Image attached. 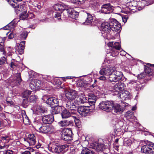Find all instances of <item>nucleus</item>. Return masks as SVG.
<instances>
[{
  "mask_svg": "<svg viewBox=\"0 0 154 154\" xmlns=\"http://www.w3.org/2000/svg\"><path fill=\"white\" fill-rule=\"evenodd\" d=\"M53 8L55 11H59L58 12H54L55 14L54 16L58 20L61 19V13L65 10H66L68 16L73 19H75L79 14V12L76 10V8H69L64 4H57L54 6Z\"/></svg>",
  "mask_w": 154,
  "mask_h": 154,
  "instance_id": "nucleus-1",
  "label": "nucleus"
},
{
  "mask_svg": "<svg viewBox=\"0 0 154 154\" xmlns=\"http://www.w3.org/2000/svg\"><path fill=\"white\" fill-rule=\"evenodd\" d=\"M42 99L51 108L55 107L54 111V114H57L60 112L61 109V107L59 106L60 100L54 97H49L46 95L43 96Z\"/></svg>",
  "mask_w": 154,
  "mask_h": 154,
  "instance_id": "nucleus-2",
  "label": "nucleus"
},
{
  "mask_svg": "<svg viewBox=\"0 0 154 154\" xmlns=\"http://www.w3.org/2000/svg\"><path fill=\"white\" fill-rule=\"evenodd\" d=\"M68 146L66 145H59L54 143L49 144L48 148L50 152L56 153L57 154H62L65 152V149L67 148Z\"/></svg>",
  "mask_w": 154,
  "mask_h": 154,
  "instance_id": "nucleus-3",
  "label": "nucleus"
},
{
  "mask_svg": "<svg viewBox=\"0 0 154 154\" xmlns=\"http://www.w3.org/2000/svg\"><path fill=\"white\" fill-rule=\"evenodd\" d=\"M41 124L37 125L35 127V129L41 133H51L55 131V128L51 125H44L40 126Z\"/></svg>",
  "mask_w": 154,
  "mask_h": 154,
  "instance_id": "nucleus-4",
  "label": "nucleus"
},
{
  "mask_svg": "<svg viewBox=\"0 0 154 154\" xmlns=\"http://www.w3.org/2000/svg\"><path fill=\"white\" fill-rule=\"evenodd\" d=\"M110 23L104 22L101 25L100 30L102 34V35L105 38H108L109 35V32L110 31Z\"/></svg>",
  "mask_w": 154,
  "mask_h": 154,
  "instance_id": "nucleus-5",
  "label": "nucleus"
},
{
  "mask_svg": "<svg viewBox=\"0 0 154 154\" xmlns=\"http://www.w3.org/2000/svg\"><path fill=\"white\" fill-rule=\"evenodd\" d=\"M122 72L121 71H116L112 75L109 77V80L111 82H116L118 81H123L124 79Z\"/></svg>",
  "mask_w": 154,
  "mask_h": 154,
  "instance_id": "nucleus-6",
  "label": "nucleus"
},
{
  "mask_svg": "<svg viewBox=\"0 0 154 154\" xmlns=\"http://www.w3.org/2000/svg\"><path fill=\"white\" fill-rule=\"evenodd\" d=\"M116 70L115 68L109 65H107L105 67L101 69L100 71V73L101 75H105L110 76L112 75Z\"/></svg>",
  "mask_w": 154,
  "mask_h": 154,
  "instance_id": "nucleus-7",
  "label": "nucleus"
},
{
  "mask_svg": "<svg viewBox=\"0 0 154 154\" xmlns=\"http://www.w3.org/2000/svg\"><path fill=\"white\" fill-rule=\"evenodd\" d=\"M113 103L109 101H103L101 102L99 106L100 108L103 110L109 112L112 109Z\"/></svg>",
  "mask_w": 154,
  "mask_h": 154,
  "instance_id": "nucleus-8",
  "label": "nucleus"
},
{
  "mask_svg": "<svg viewBox=\"0 0 154 154\" xmlns=\"http://www.w3.org/2000/svg\"><path fill=\"white\" fill-rule=\"evenodd\" d=\"M141 152L149 154L154 153V144L151 143L142 146Z\"/></svg>",
  "mask_w": 154,
  "mask_h": 154,
  "instance_id": "nucleus-9",
  "label": "nucleus"
},
{
  "mask_svg": "<svg viewBox=\"0 0 154 154\" xmlns=\"http://www.w3.org/2000/svg\"><path fill=\"white\" fill-rule=\"evenodd\" d=\"M65 93V97L69 100L73 101L78 97L77 92L73 90L66 91Z\"/></svg>",
  "mask_w": 154,
  "mask_h": 154,
  "instance_id": "nucleus-10",
  "label": "nucleus"
},
{
  "mask_svg": "<svg viewBox=\"0 0 154 154\" xmlns=\"http://www.w3.org/2000/svg\"><path fill=\"white\" fill-rule=\"evenodd\" d=\"M110 26L111 29L112 31L117 32L120 30L121 25L115 19H112L110 20Z\"/></svg>",
  "mask_w": 154,
  "mask_h": 154,
  "instance_id": "nucleus-11",
  "label": "nucleus"
},
{
  "mask_svg": "<svg viewBox=\"0 0 154 154\" xmlns=\"http://www.w3.org/2000/svg\"><path fill=\"white\" fill-rule=\"evenodd\" d=\"M72 132L68 130L64 129L62 132L61 138L63 140L69 141L71 140L72 137L71 134Z\"/></svg>",
  "mask_w": 154,
  "mask_h": 154,
  "instance_id": "nucleus-12",
  "label": "nucleus"
},
{
  "mask_svg": "<svg viewBox=\"0 0 154 154\" xmlns=\"http://www.w3.org/2000/svg\"><path fill=\"white\" fill-rule=\"evenodd\" d=\"M113 10V7L111 6L109 4H106L102 6L100 12L105 14H109L112 12Z\"/></svg>",
  "mask_w": 154,
  "mask_h": 154,
  "instance_id": "nucleus-13",
  "label": "nucleus"
},
{
  "mask_svg": "<svg viewBox=\"0 0 154 154\" xmlns=\"http://www.w3.org/2000/svg\"><path fill=\"white\" fill-rule=\"evenodd\" d=\"M33 112L35 114L40 115L42 113H46L47 111V109L44 107L37 105H35L33 107Z\"/></svg>",
  "mask_w": 154,
  "mask_h": 154,
  "instance_id": "nucleus-14",
  "label": "nucleus"
},
{
  "mask_svg": "<svg viewBox=\"0 0 154 154\" xmlns=\"http://www.w3.org/2000/svg\"><path fill=\"white\" fill-rule=\"evenodd\" d=\"M89 107L88 106H80L78 109V112L83 116H86L89 112Z\"/></svg>",
  "mask_w": 154,
  "mask_h": 154,
  "instance_id": "nucleus-15",
  "label": "nucleus"
},
{
  "mask_svg": "<svg viewBox=\"0 0 154 154\" xmlns=\"http://www.w3.org/2000/svg\"><path fill=\"white\" fill-rule=\"evenodd\" d=\"M15 79H12L10 82L11 85L12 87L19 85L21 81V79L20 73H17L15 75Z\"/></svg>",
  "mask_w": 154,
  "mask_h": 154,
  "instance_id": "nucleus-16",
  "label": "nucleus"
},
{
  "mask_svg": "<svg viewBox=\"0 0 154 154\" xmlns=\"http://www.w3.org/2000/svg\"><path fill=\"white\" fill-rule=\"evenodd\" d=\"M42 119L43 123L45 124H51L54 121V116L52 114L44 116Z\"/></svg>",
  "mask_w": 154,
  "mask_h": 154,
  "instance_id": "nucleus-17",
  "label": "nucleus"
},
{
  "mask_svg": "<svg viewBox=\"0 0 154 154\" xmlns=\"http://www.w3.org/2000/svg\"><path fill=\"white\" fill-rule=\"evenodd\" d=\"M130 93L127 91H124L119 92L118 94V96L122 100H125L126 98H129L130 97Z\"/></svg>",
  "mask_w": 154,
  "mask_h": 154,
  "instance_id": "nucleus-18",
  "label": "nucleus"
},
{
  "mask_svg": "<svg viewBox=\"0 0 154 154\" xmlns=\"http://www.w3.org/2000/svg\"><path fill=\"white\" fill-rule=\"evenodd\" d=\"M2 40V41L0 42V53L2 55L7 56L8 54L6 53L5 47L4 45V42L5 40V37H4L3 38L0 37V40Z\"/></svg>",
  "mask_w": 154,
  "mask_h": 154,
  "instance_id": "nucleus-19",
  "label": "nucleus"
},
{
  "mask_svg": "<svg viewBox=\"0 0 154 154\" xmlns=\"http://www.w3.org/2000/svg\"><path fill=\"white\" fill-rule=\"evenodd\" d=\"M26 140L30 146H33L36 143L35 137L33 134H29Z\"/></svg>",
  "mask_w": 154,
  "mask_h": 154,
  "instance_id": "nucleus-20",
  "label": "nucleus"
},
{
  "mask_svg": "<svg viewBox=\"0 0 154 154\" xmlns=\"http://www.w3.org/2000/svg\"><path fill=\"white\" fill-rule=\"evenodd\" d=\"M112 108L114 112L116 113H120L123 110V107L118 103L113 104Z\"/></svg>",
  "mask_w": 154,
  "mask_h": 154,
  "instance_id": "nucleus-21",
  "label": "nucleus"
},
{
  "mask_svg": "<svg viewBox=\"0 0 154 154\" xmlns=\"http://www.w3.org/2000/svg\"><path fill=\"white\" fill-rule=\"evenodd\" d=\"M74 114V112L69 111V110L65 109L61 112V114L63 119H66L72 116V115Z\"/></svg>",
  "mask_w": 154,
  "mask_h": 154,
  "instance_id": "nucleus-22",
  "label": "nucleus"
},
{
  "mask_svg": "<svg viewBox=\"0 0 154 154\" xmlns=\"http://www.w3.org/2000/svg\"><path fill=\"white\" fill-rule=\"evenodd\" d=\"M107 45L109 47H111V49L116 48L118 50H120L121 49V46L119 42L114 43L113 42H110L108 43Z\"/></svg>",
  "mask_w": 154,
  "mask_h": 154,
  "instance_id": "nucleus-23",
  "label": "nucleus"
},
{
  "mask_svg": "<svg viewBox=\"0 0 154 154\" xmlns=\"http://www.w3.org/2000/svg\"><path fill=\"white\" fill-rule=\"evenodd\" d=\"M125 87V85L123 83L118 82L114 85V88L115 91L119 92V91H122Z\"/></svg>",
  "mask_w": 154,
  "mask_h": 154,
  "instance_id": "nucleus-24",
  "label": "nucleus"
},
{
  "mask_svg": "<svg viewBox=\"0 0 154 154\" xmlns=\"http://www.w3.org/2000/svg\"><path fill=\"white\" fill-rule=\"evenodd\" d=\"M76 103H74L73 101H67L66 104V107L67 109L70 110H74L76 108Z\"/></svg>",
  "mask_w": 154,
  "mask_h": 154,
  "instance_id": "nucleus-25",
  "label": "nucleus"
},
{
  "mask_svg": "<svg viewBox=\"0 0 154 154\" xmlns=\"http://www.w3.org/2000/svg\"><path fill=\"white\" fill-rule=\"evenodd\" d=\"M111 50L110 52H109V53H108L106 55V58H108L109 57V56H110V58H111L112 57H114L117 56L119 54V52L117 51V49L116 48H114L111 49L110 48Z\"/></svg>",
  "mask_w": 154,
  "mask_h": 154,
  "instance_id": "nucleus-26",
  "label": "nucleus"
},
{
  "mask_svg": "<svg viewBox=\"0 0 154 154\" xmlns=\"http://www.w3.org/2000/svg\"><path fill=\"white\" fill-rule=\"evenodd\" d=\"M87 17L84 23V24L86 25H92V23L93 20V16L91 14L87 13Z\"/></svg>",
  "mask_w": 154,
  "mask_h": 154,
  "instance_id": "nucleus-27",
  "label": "nucleus"
},
{
  "mask_svg": "<svg viewBox=\"0 0 154 154\" xmlns=\"http://www.w3.org/2000/svg\"><path fill=\"white\" fill-rule=\"evenodd\" d=\"M76 100L78 102V104L79 103H84L87 102V100L86 97L84 95H82L79 97H76Z\"/></svg>",
  "mask_w": 154,
  "mask_h": 154,
  "instance_id": "nucleus-28",
  "label": "nucleus"
},
{
  "mask_svg": "<svg viewBox=\"0 0 154 154\" xmlns=\"http://www.w3.org/2000/svg\"><path fill=\"white\" fill-rule=\"evenodd\" d=\"M137 5V2L134 1L128 2L126 4V6H128L129 9L131 10H134L136 8Z\"/></svg>",
  "mask_w": 154,
  "mask_h": 154,
  "instance_id": "nucleus-29",
  "label": "nucleus"
},
{
  "mask_svg": "<svg viewBox=\"0 0 154 154\" xmlns=\"http://www.w3.org/2000/svg\"><path fill=\"white\" fill-rule=\"evenodd\" d=\"M25 43V41H21L18 46L17 51L19 54H22L23 52V50L24 48V45Z\"/></svg>",
  "mask_w": 154,
  "mask_h": 154,
  "instance_id": "nucleus-30",
  "label": "nucleus"
},
{
  "mask_svg": "<svg viewBox=\"0 0 154 154\" xmlns=\"http://www.w3.org/2000/svg\"><path fill=\"white\" fill-rule=\"evenodd\" d=\"M94 149H96L97 150H101L103 149L104 146L103 143H99L98 142H96L94 143Z\"/></svg>",
  "mask_w": 154,
  "mask_h": 154,
  "instance_id": "nucleus-31",
  "label": "nucleus"
},
{
  "mask_svg": "<svg viewBox=\"0 0 154 154\" xmlns=\"http://www.w3.org/2000/svg\"><path fill=\"white\" fill-rule=\"evenodd\" d=\"M130 84L132 85L133 87L136 88V89L137 90H139L140 89V86L141 85L140 82L138 81L135 80H131L129 82Z\"/></svg>",
  "mask_w": 154,
  "mask_h": 154,
  "instance_id": "nucleus-32",
  "label": "nucleus"
},
{
  "mask_svg": "<svg viewBox=\"0 0 154 154\" xmlns=\"http://www.w3.org/2000/svg\"><path fill=\"white\" fill-rule=\"evenodd\" d=\"M58 124L61 128H64L69 125L70 122L69 121L65 120L59 122Z\"/></svg>",
  "mask_w": 154,
  "mask_h": 154,
  "instance_id": "nucleus-33",
  "label": "nucleus"
},
{
  "mask_svg": "<svg viewBox=\"0 0 154 154\" xmlns=\"http://www.w3.org/2000/svg\"><path fill=\"white\" fill-rule=\"evenodd\" d=\"M31 91H30L28 90H26L25 91L23 94L22 97L23 98H25V103L27 104H28V102L27 101L28 100L27 98L29 95L31 94Z\"/></svg>",
  "mask_w": 154,
  "mask_h": 154,
  "instance_id": "nucleus-34",
  "label": "nucleus"
},
{
  "mask_svg": "<svg viewBox=\"0 0 154 154\" xmlns=\"http://www.w3.org/2000/svg\"><path fill=\"white\" fill-rule=\"evenodd\" d=\"M154 3V1L152 0H148L147 1L143 0L141 2V6L143 7L146 6H148L151 5Z\"/></svg>",
  "mask_w": 154,
  "mask_h": 154,
  "instance_id": "nucleus-35",
  "label": "nucleus"
},
{
  "mask_svg": "<svg viewBox=\"0 0 154 154\" xmlns=\"http://www.w3.org/2000/svg\"><path fill=\"white\" fill-rule=\"evenodd\" d=\"M125 116L128 119H134L136 118L134 115L133 112L132 110L128 111L125 114Z\"/></svg>",
  "mask_w": 154,
  "mask_h": 154,
  "instance_id": "nucleus-36",
  "label": "nucleus"
},
{
  "mask_svg": "<svg viewBox=\"0 0 154 154\" xmlns=\"http://www.w3.org/2000/svg\"><path fill=\"white\" fill-rule=\"evenodd\" d=\"M27 13L26 11H25L21 13L20 15V18L23 20H28Z\"/></svg>",
  "mask_w": 154,
  "mask_h": 154,
  "instance_id": "nucleus-37",
  "label": "nucleus"
},
{
  "mask_svg": "<svg viewBox=\"0 0 154 154\" xmlns=\"http://www.w3.org/2000/svg\"><path fill=\"white\" fill-rule=\"evenodd\" d=\"M114 132L115 133V135H118V133L121 131V127L119 125L118 123H116L114 127Z\"/></svg>",
  "mask_w": 154,
  "mask_h": 154,
  "instance_id": "nucleus-38",
  "label": "nucleus"
},
{
  "mask_svg": "<svg viewBox=\"0 0 154 154\" xmlns=\"http://www.w3.org/2000/svg\"><path fill=\"white\" fill-rule=\"evenodd\" d=\"M13 8H15V9L19 11H22L24 9V8H26V7L24 5H22L21 4H17L16 6H12Z\"/></svg>",
  "mask_w": 154,
  "mask_h": 154,
  "instance_id": "nucleus-39",
  "label": "nucleus"
},
{
  "mask_svg": "<svg viewBox=\"0 0 154 154\" xmlns=\"http://www.w3.org/2000/svg\"><path fill=\"white\" fill-rule=\"evenodd\" d=\"M23 122L25 125H28L29 124L30 122L28 117L27 116L26 114H23L22 115Z\"/></svg>",
  "mask_w": 154,
  "mask_h": 154,
  "instance_id": "nucleus-40",
  "label": "nucleus"
},
{
  "mask_svg": "<svg viewBox=\"0 0 154 154\" xmlns=\"http://www.w3.org/2000/svg\"><path fill=\"white\" fill-rule=\"evenodd\" d=\"M52 82V83L55 85H61L62 84L61 82L60 81V79L57 78H54Z\"/></svg>",
  "mask_w": 154,
  "mask_h": 154,
  "instance_id": "nucleus-41",
  "label": "nucleus"
},
{
  "mask_svg": "<svg viewBox=\"0 0 154 154\" xmlns=\"http://www.w3.org/2000/svg\"><path fill=\"white\" fill-rule=\"evenodd\" d=\"M14 24L13 21H12L8 25L3 27L4 30H11V29L13 28Z\"/></svg>",
  "mask_w": 154,
  "mask_h": 154,
  "instance_id": "nucleus-42",
  "label": "nucleus"
},
{
  "mask_svg": "<svg viewBox=\"0 0 154 154\" xmlns=\"http://www.w3.org/2000/svg\"><path fill=\"white\" fill-rule=\"evenodd\" d=\"M22 0H7L8 2L11 6L15 7L17 5V1H21Z\"/></svg>",
  "mask_w": 154,
  "mask_h": 154,
  "instance_id": "nucleus-43",
  "label": "nucleus"
},
{
  "mask_svg": "<svg viewBox=\"0 0 154 154\" xmlns=\"http://www.w3.org/2000/svg\"><path fill=\"white\" fill-rule=\"evenodd\" d=\"M81 154H94V152L88 148H85L82 151Z\"/></svg>",
  "mask_w": 154,
  "mask_h": 154,
  "instance_id": "nucleus-44",
  "label": "nucleus"
},
{
  "mask_svg": "<svg viewBox=\"0 0 154 154\" xmlns=\"http://www.w3.org/2000/svg\"><path fill=\"white\" fill-rule=\"evenodd\" d=\"M35 83L34 82H32L29 84V86L30 87L31 89L33 90H35L36 88H37L39 87V85H38L36 83L35 85Z\"/></svg>",
  "mask_w": 154,
  "mask_h": 154,
  "instance_id": "nucleus-45",
  "label": "nucleus"
},
{
  "mask_svg": "<svg viewBox=\"0 0 154 154\" xmlns=\"http://www.w3.org/2000/svg\"><path fill=\"white\" fill-rule=\"evenodd\" d=\"M53 78V77H51L50 76H46L43 78V81H46L48 82H51L52 83Z\"/></svg>",
  "mask_w": 154,
  "mask_h": 154,
  "instance_id": "nucleus-46",
  "label": "nucleus"
},
{
  "mask_svg": "<svg viewBox=\"0 0 154 154\" xmlns=\"http://www.w3.org/2000/svg\"><path fill=\"white\" fill-rule=\"evenodd\" d=\"M132 143V141L129 139L126 138L125 139L124 141V144L126 146L130 145Z\"/></svg>",
  "mask_w": 154,
  "mask_h": 154,
  "instance_id": "nucleus-47",
  "label": "nucleus"
},
{
  "mask_svg": "<svg viewBox=\"0 0 154 154\" xmlns=\"http://www.w3.org/2000/svg\"><path fill=\"white\" fill-rule=\"evenodd\" d=\"M27 34L26 31H23L21 32L20 35L19 37L22 39H25L27 37Z\"/></svg>",
  "mask_w": 154,
  "mask_h": 154,
  "instance_id": "nucleus-48",
  "label": "nucleus"
},
{
  "mask_svg": "<svg viewBox=\"0 0 154 154\" xmlns=\"http://www.w3.org/2000/svg\"><path fill=\"white\" fill-rule=\"evenodd\" d=\"M37 99V96L35 95H32L30 96L29 99V101L30 102L33 101L36 102Z\"/></svg>",
  "mask_w": 154,
  "mask_h": 154,
  "instance_id": "nucleus-49",
  "label": "nucleus"
},
{
  "mask_svg": "<svg viewBox=\"0 0 154 154\" xmlns=\"http://www.w3.org/2000/svg\"><path fill=\"white\" fill-rule=\"evenodd\" d=\"M78 84H79V86L81 87L85 88L87 86V85L85 83L83 80H80L79 81Z\"/></svg>",
  "mask_w": 154,
  "mask_h": 154,
  "instance_id": "nucleus-50",
  "label": "nucleus"
},
{
  "mask_svg": "<svg viewBox=\"0 0 154 154\" xmlns=\"http://www.w3.org/2000/svg\"><path fill=\"white\" fill-rule=\"evenodd\" d=\"M74 119V121L75 123V124L77 126V127L78 128H80V120L78 119L77 118H76V116H72Z\"/></svg>",
  "mask_w": 154,
  "mask_h": 154,
  "instance_id": "nucleus-51",
  "label": "nucleus"
},
{
  "mask_svg": "<svg viewBox=\"0 0 154 154\" xmlns=\"http://www.w3.org/2000/svg\"><path fill=\"white\" fill-rule=\"evenodd\" d=\"M7 57L4 56L0 58V65L3 64L5 63Z\"/></svg>",
  "mask_w": 154,
  "mask_h": 154,
  "instance_id": "nucleus-52",
  "label": "nucleus"
},
{
  "mask_svg": "<svg viewBox=\"0 0 154 154\" xmlns=\"http://www.w3.org/2000/svg\"><path fill=\"white\" fill-rule=\"evenodd\" d=\"M88 99H90V100H93L94 101H96L97 98V97L93 94H90L89 95Z\"/></svg>",
  "mask_w": 154,
  "mask_h": 154,
  "instance_id": "nucleus-53",
  "label": "nucleus"
},
{
  "mask_svg": "<svg viewBox=\"0 0 154 154\" xmlns=\"http://www.w3.org/2000/svg\"><path fill=\"white\" fill-rule=\"evenodd\" d=\"M28 20L32 19L34 17L35 15L33 13L29 11L27 13Z\"/></svg>",
  "mask_w": 154,
  "mask_h": 154,
  "instance_id": "nucleus-54",
  "label": "nucleus"
},
{
  "mask_svg": "<svg viewBox=\"0 0 154 154\" xmlns=\"http://www.w3.org/2000/svg\"><path fill=\"white\" fill-rule=\"evenodd\" d=\"M145 73H141L140 74L138 75L137 78L138 79H142L144 78L146 76Z\"/></svg>",
  "mask_w": 154,
  "mask_h": 154,
  "instance_id": "nucleus-55",
  "label": "nucleus"
},
{
  "mask_svg": "<svg viewBox=\"0 0 154 154\" xmlns=\"http://www.w3.org/2000/svg\"><path fill=\"white\" fill-rule=\"evenodd\" d=\"M144 69L145 72L148 74H149L150 72H151V69L150 67L147 66H145Z\"/></svg>",
  "mask_w": 154,
  "mask_h": 154,
  "instance_id": "nucleus-56",
  "label": "nucleus"
},
{
  "mask_svg": "<svg viewBox=\"0 0 154 154\" xmlns=\"http://www.w3.org/2000/svg\"><path fill=\"white\" fill-rule=\"evenodd\" d=\"M17 64L15 62H11V67L13 69H15L16 68Z\"/></svg>",
  "mask_w": 154,
  "mask_h": 154,
  "instance_id": "nucleus-57",
  "label": "nucleus"
},
{
  "mask_svg": "<svg viewBox=\"0 0 154 154\" xmlns=\"http://www.w3.org/2000/svg\"><path fill=\"white\" fill-rule=\"evenodd\" d=\"M88 103L90 105H94L96 101H94L93 100H90V99H88L87 100Z\"/></svg>",
  "mask_w": 154,
  "mask_h": 154,
  "instance_id": "nucleus-58",
  "label": "nucleus"
},
{
  "mask_svg": "<svg viewBox=\"0 0 154 154\" xmlns=\"http://www.w3.org/2000/svg\"><path fill=\"white\" fill-rule=\"evenodd\" d=\"M8 38L10 39L13 38L14 37V34L12 32H11L8 35Z\"/></svg>",
  "mask_w": 154,
  "mask_h": 154,
  "instance_id": "nucleus-59",
  "label": "nucleus"
},
{
  "mask_svg": "<svg viewBox=\"0 0 154 154\" xmlns=\"http://www.w3.org/2000/svg\"><path fill=\"white\" fill-rule=\"evenodd\" d=\"M71 2L77 5H79V2L78 0H70Z\"/></svg>",
  "mask_w": 154,
  "mask_h": 154,
  "instance_id": "nucleus-60",
  "label": "nucleus"
},
{
  "mask_svg": "<svg viewBox=\"0 0 154 154\" xmlns=\"http://www.w3.org/2000/svg\"><path fill=\"white\" fill-rule=\"evenodd\" d=\"M13 152L11 150H8L6 151V153L3 154H13Z\"/></svg>",
  "mask_w": 154,
  "mask_h": 154,
  "instance_id": "nucleus-61",
  "label": "nucleus"
},
{
  "mask_svg": "<svg viewBox=\"0 0 154 154\" xmlns=\"http://www.w3.org/2000/svg\"><path fill=\"white\" fill-rule=\"evenodd\" d=\"M43 5V4L42 3V5H41V3H40L37 4L36 6L38 9H40L42 8Z\"/></svg>",
  "mask_w": 154,
  "mask_h": 154,
  "instance_id": "nucleus-62",
  "label": "nucleus"
},
{
  "mask_svg": "<svg viewBox=\"0 0 154 154\" xmlns=\"http://www.w3.org/2000/svg\"><path fill=\"white\" fill-rule=\"evenodd\" d=\"M120 55L122 56H125V55L126 54H127L126 52L123 50H122L120 52Z\"/></svg>",
  "mask_w": 154,
  "mask_h": 154,
  "instance_id": "nucleus-63",
  "label": "nucleus"
},
{
  "mask_svg": "<svg viewBox=\"0 0 154 154\" xmlns=\"http://www.w3.org/2000/svg\"><path fill=\"white\" fill-rule=\"evenodd\" d=\"M20 154H31V153L29 151L26 150L24 152H22Z\"/></svg>",
  "mask_w": 154,
  "mask_h": 154,
  "instance_id": "nucleus-64",
  "label": "nucleus"
}]
</instances>
